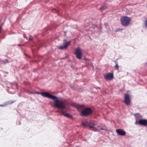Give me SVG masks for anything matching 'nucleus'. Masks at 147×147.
<instances>
[{"instance_id":"f257e3e1","label":"nucleus","mask_w":147,"mask_h":147,"mask_svg":"<svg viewBox=\"0 0 147 147\" xmlns=\"http://www.w3.org/2000/svg\"><path fill=\"white\" fill-rule=\"evenodd\" d=\"M53 106L58 108L65 109L66 107V104L62 101L57 99L53 103Z\"/></svg>"},{"instance_id":"f03ea898","label":"nucleus","mask_w":147,"mask_h":147,"mask_svg":"<svg viewBox=\"0 0 147 147\" xmlns=\"http://www.w3.org/2000/svg\"><path fill=\"white\" fill-rule=\"evenodd\" d=\"M131 20L129 18L126 16H123L121 18V24L123 26H127L130 25Z\"/></svg>"},{"instance_id":"7ed1b4c3","label":"nucleus","mask_w":147,"mask_h":147,"mask_svg":"<svg viewBox=\"0 0 147 147\" xmlns=\"http://www.w3.org/2000/svg\"><path fill=\"white\" fill-rule=\"evenodd\" d=\"M92 112V110L90 108H87L82 110L80 115L86 116L90 114Z\"/></svg>"},{"instance_id":"20e7f679","label":"nucleus","mask_w":147,"mask_h":147,"mask_svg":"<svg viewBox=\"0 0 147 147\" xmlns=\"http://www.w3.org/2000/svg\"><path fill=\"white\" fill-rule=\"evenodd\" d=\"M63 42L64 43L62 45L59 47V49L63 50L64 49H67L68 46L71 44V41L67 42L66 40L64 39L63 40Z\"/></svg>"},{"instance_id":"39448f33","label":"nucleus","mask_w":147,"mask_h":147,"mask_svg":"<svg viewBox=\"0 0 147 147\" xmlns=\"http://www.w3.org/2000/svg\"><path fill=\"white\" fill-rule=\"evenodd\" d=\"M75 54L76 55V57L78 59H81L82 57V54L81 52V50L79 47H78L75 50Z\"/></svg>"},{"instance_id":"423d86ee","label":"nucleus","mask_w":147,"mask_h":147,"mask_svg":"<svg viewBox=\"0 0 147 147\" xmlns=\"http://www.w3.org/2000/svg\"><path fill=\"white\" fill-rule=\"evenodd\" d=\"M92 125H90V128H92L93 130L94 131H100V130H104L102 128H100L99 126L96 125L93 123H92Z\"/></svg>"},{"instance_id":"0eeeda50","label":"nucleus","mask_w":147,"mask_h":147,"mask_svg":"<svg viewBox=\"0 0 147 147\" xmlns=\"http://www.w3.org/2000/svg\"><path fill=\"white\" fill-rule=\"evenodd\" d=\"M131 100L130 98V96L128 94H125L124 95V101L125 104L128 105L130 104Z\"/></svg>"},{"instance_id":"6e6552de","label":"nucleus","mask_w":147,"mask_h":147,"mask_svg":"<svg viewBox=\"0 0 147 147\" xmlns=\"http://www.w3.org/2000/svg\"><path fill=\"white\" fill-rule=\"evenodd\" d=\"M104 77L107 80H110L113 78V73H109L105 75Z\"/></svg>"},{"instance_id":"1a4fd4ad","label":"nucleus","mask_w":147,"mask_h":147,"mask_svg":"<svg viewBox=\"0 0 147 147\" xmlns=\"http://www.w3.org/2000/svg\"><path fill=\"white\" fill-rule=\"evenodd\" d=\"M57 112H58L61 114L62 115L65 116L67 117L72 118V116L70 115L69 114L65 112L62 110H60L57 111Z\"/></svg>"},{"instance_id":"9d476101","label":"nucleus","mask_w":147,"mask_h":147,"mask_svg":"<svg viewBox=\"0 0 147 147\" xmlns=\"http://www.w3.org/2000/svg\"><path fill=\"white\" fill-rule=\"evenodd\" d=\"M138 123L140 125L146 126L147 125V119H140L138 121Z\"/></svg>"},{"instance_id":"9b49d317","label":"nucleus","mask_w":147,"mask_h":147,"mask_svg":"<svg viewBox=\"0 0 147 147\" xmlns=\"http://www.w3.org/2000/svg\"><path fill=\"white\" fill-rule=\"evenodd\" d=\"M116 131L118 134L120 135L124 136L126 134L125 131L121 129H117Z\"/></svg>"},{"instance_id":"f8f14e48","label":"nucleus","mask_w":147,"mask_h":147,"mask_svg":"<svg viewBox=\"0 0 147 147\" xmlns=\"http://www.w3.org/2000/svg\"><path fill=\"white\" fill-rule=\"evenodd\" d=\"M51 94L47 92H42V96L45 97H47L49 98H50Z\"/></svg>"},{"instance_id":"ddd939ff","label":"nucleus","mask_w":147,"mask_h":147,"mask_svg":"<svg viewBox=\"0 0 147 147\" xmlns=\"http://www.w3.org/2000/svg\"><path fill=\"white\" fill-rule=\"evenodd\" d=\"M114 61L116 64L115 66V68L116 69L118 70L119 69V66L118 65V63L116 61Z\"/></svg>"},{"instance_id":"4468645a","label":"nucleus","mask_w":147,"mask_h":147,"mask_svg":"<svg viewBox=\"0 0 147 147\" xmlns=\"http://www.w3.org/2000/svg\"><path fill=\"white\" fill-rule=\"evenodd\" d=\"M49 98H51L53 100H54L55 99H57V96H55L51 94Z\"/></svg>"},{"instance_id":"2eb2a0df","label":"nucleus","mask_w":147,"mask_h":147,"mask_svg":"<svg viewBox=\"0 0 147 147\" xmlns=\"http://www.w3.org/2000/svg\"><path fill=\"white\" fill-rule=\"evenodd\" d=\"M107 8V6L106 5H104L102 6L100 8L99 10H103Z\"/></svg>"},{"instance_id":"dca6fc26","label":"nucleus","mask_w":147,"mask_h":147,"mask_svg":"<svg viewBox=\"0 0 147 147\" xmlns=\"http://www.w3.org/2000/svg\"><path fill=\"white\" fill-rule=\"evenodd\" d=\"M1 62L3 63H8V59H5L2 61Z\"/></svg>"},{"instance_id":"f3484780","label":"nucleus","mask_w":147,"mask_h":147,"mask_svg":"<svg viewBox=\"0 0 147 147\" xmlns=\"http://www.w3.org/2000/svg\"><path fill=\"white\" fill-rule=\"evenodd\" d=\"M34 94H40L41 96L42 94V92H40L39 91H37L35 92Z\"/></svg>"},{"instance_id":"a211bd4d","label":"nucleus","mask_w":147,"mask_h":147,"mask_svg":"<svg viewBox=\"0 0 147 147\" xmlns=\"http://www.w3.org/2000/svg\"><path fill=\"white\" fill-rule=\"evenodd\" d=\"M122 30V29L118 28V29H117L116 30L115 32H119V31H121Z\"/></svg>"},{"instance_id":"6ab92c4d","label":"nucleus","mask_w":147,"mask_h":147,"mask_svg":"<svg viewBox=\"0 0 147 147\" xmlns=\"http://www.w3.org/2000/svg\"><path fill=\"white\" fill-rule=\"evenodd\" d=\"M33 39V36L32 35H30L29 36V40H32Z\"/></svg>"},{"instance_id":"aec40b11","label":"nucleus","mask_w":147,"mask_h":147,"mask_svg":"<svg viewBox=\"0 0 147 147\" xmlns=\"http://www.w3.org/2000/svg\"><path fill=\"white\" fill-rule=\"evenodd\" d=\"M4 105H5L4 104H2V105H0V106H1V107H3L4 106Z\"/></svg>"},{"instance_id":"412c9836","label":"nucleus","mask_w":147,"mask_h":147,"mask_svg":"<svg viewBox=\"0 0 147 147\" xmlns=\"http://www.w3.org/2000/svg\"><path fill=\"white\" fill-rule=\"evenodd\" d=\"M15 102V101H14L11 102H9V103L11 104H12V103H13V102Z\"/></svg>"},{"instance_id":"4be33fe9","label":"nucleus","mask_w":147,"mask_h":147,"mask_svg":"<svg viewBox=\"0 0 147 147\" xmlns=\"http://www.w3.org/2000/svg\"><path fill=\"white\" fill-rule=\"evenodd\" d=\"M1 27H2V26H0V31H1Z\"/></svg>"},{"instance_id":"5701e85b","label":"nucleus","mask_w":147,"mask_h":147,"mask_svg":"<svg viewBox=\"0 0 147 147\" xmlns=\"http://www.w3.org/2000/svg\"><path fill=\"white\" fill-rule=\"evenodd\" d=\"M138 123L137 121H136V122H135V124H137Z\"/></svg>"},{"instance_id":"b1692460","label":"nucleus","mask_w":147,"mask_h":147,"mask_svg":"<svg viewBox=\"0 0 147 147\" xmlns=\"http://www.w3.org/2000/svg\"><path fill=\"white\" fill-rule=\"evenodd\" d=\"M24 38H26V35H24Z\"/></svg>"},{"instance_id":"393cba45","label":"nucleus","mask_w":147,"mask_h":147,"mask_svg":"<svg viewBox=\"0 0 147 147\" xmlns=\"http://www.w3.org/2000/svg\"><path fill=\"white\" fill-rule=\"evenodd\" d=\"M18 46H21V45H18Z\"/></svg>"},{"instance_id":"a878e982","label":"nucleus","mask_w":147,"mask_h":147,"mask_svg":"<svg viewBox=\"0 0 147 147\" xmlns=\"http://www.w3.org/2000/svg\"><path fill=\"white\" fill-rule=\"evenodd\" d=\"M83 107V106L82 105H81L80 106V107H81V108H82V107Z\"/></svg>"},{"instance_id":"bb28decb","label":"nucleus","mask_w":147,"mask_h":147,"mask_svg":"<svg viewBox=\"0 0 147 147\" xmlns=\"http://www.w3.org/2000/svg\"><path fill=\"white\" fill-rule=\"evenodd\" d=\"M97 88H98L99 89H100V87H98Z\"/></svg>"}]
</instances>
